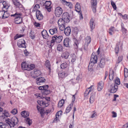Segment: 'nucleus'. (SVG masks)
I'll return each mask as SVG.
<instances>
[{
	"label": "nucleus",
	"instance_id": "f257e3e1",
	"mask_svg": "<svg viewBox=\"0 0 128 128\" xmlns=\"http://www.w3.org/2000/svg\"><path fill=\"white\" fill-rule=\"evenodd\" d=\"M22 14L21 13L17 12L14 14L11 15V16L15 18L14 22L16 24H20L22 22Z\"/></svg>",
	"mask_w": 128,
	"mask_h": 128
},
{
	"label": "nucleus",
	"instance_id": "f03ea898",
	"mask_svg": "<svg viewBox=\"0 0 128 128\" xmlns=\"http://www.w3.org/2000/svg\"><path fill=\"white\" fill-rule=\"evenodd\" d=\"M6 122L9 125L10 128L14 127L17 124L18 122V120L17 118L14 117L11 119H8L6 120Z\"/></svg>",
	"mask_w": 128,
	"mask_h": 128
},
{
	"label": "nucleus",
	"instance_id": "7ed1b4c3",
	"mask_svg": "<svg viewBox=\"0 0 128 128\" xmlns=\"http://www.w3.org/2000/svg\"><path fill=\"white\" fill-rule=\"evenodd\" d=\"M12 3L14 5V7L17 9L22 11L24 10V8L18 0H11Z\"/></svg>",
	"mask_w": 128,
	"mask_h": 128
},
{
	"label": "nucleus",
	"instance_id": "20e7f679",
	"mask_svg": "<svg viewBox=\"0 0 128 128\" xmlns=\"http://www.w3.org/2000/svg\"><path fill=\"white\" fill-rule=\"evenodd\" d=\"M52 38L51 41V44H54L55 42L57 43H60L62 41L63 37L61 36L54 35L52 37Z\"/></svg>",
	"mask_w": 128,
	"mask_h": 128
},
{
	"label": "nucleus",
	"instance_id": "39448f33",
	"mask_svg": "<svg viewBox=\"0 0 128 128\" xmlns=\"http://www.w3.org/2000/svg\"><path fill=\"white\" fill-rule=\"evenodd\" d=\"M43 1H42V3L43 5L45 6V8L47 10V11L50 12L51 11V7L50 5L51 4V2L50 1H46L44 4Z\"/></svg>",
	"mask_w": 128,
	"mask_h": 128
},
{
	"label": "nucleus",
	"instance_id": "423d86ee",
	"mask_svg": "<svg viewBox=\"0 0 128 128\" xmlns=\"http://www.w3.org/2000/svg\"><path fill=\"white\" fill-rule=\"evenodd\" d=\"M70 17L69 14L67 12H65L62 15V18L65 22V23H68L70 21Z\"/></svg>",
	"mask_w": 128,
	"mask_h": 128
},
{
	"label": "nucleus",
	"instance_id": "0eeeda50",
	"mask_svg": "<svg viewBox=\"0 0 128 128\" xmlns=\"http://www.w3.org/2000/svg\"><path fill=\"white\" fill-rule=\"evenodd\" d=\"M25 42L24 39H21L18 40L17 43V45L19 48H25Z\"/></svg>",
	"mask_w": 128,
	"mask_h": 128
},
{
	"label": "nucleus",
	"instance_id": "6e6552de",
	"mask_svg": "<svg viewBox=\"0 0 128 128\" xmlns=\"http://www.w3.org/2000/svg\"><path fill=\"white\" fill-rule=\"evenodd\" d=\"M62 10L60 7H57L55 9V14L56 16L59 17L62 14Z\"/></svg>",
	"mask_w": 128,
	"mask_h": 128
},
{
	"label": "nucleus",
	"instance_id": "1a4fd4ad",
	"mask_svg": "<svg viewBox=\"0 0 128 128\" xmlns=\"http://www.w3.org/2000/svg\"><path fill=\"white\" fill-rule=\"evenodd\" d=\"M110 92L112 93H115L118 89V86L114 84H113L110 86Z\"/></svg>",
	"mask_w": 128,
	"mask_h": 128
},
{
	"label": "nucleus",
	"instance_id": "9d476101",
	"mask_svg": "<svg viewBox=\"0 0 128 128\" xmlns=\"http://www.w3.org/2000/svg\"><path fill=\"white\" fill-rule=\"evenodd\" d=\"M40 74L41 72L40 70L37 69H35L33 71L32 76L33 78H35L40 76Z\"/></svg>",
	"mask_w": 128,
	"mask_h": 128
},
{
	"label": "nucleus",
	"instance_id": "9b49d317",
	"mask_svg": "<svg viewBox=\"0 0 128 128\" xmlns=\"http://www.w3.org/2000/svg\"><path fill=\"white\" fill-rule=\"evenodd\" d=\"M97 60V56L96 55H94L92 54L91 55L90 60V63L93 64L96 63Z\"/></svg>",
	"mask_w": 128,
	"mask_h": 128
},
{
	"label": "nucleus",
	"instance_id": "f8f14e48",
	"mask_svg": "<svg viewBox=\"0 0 128 128\" xmlns=\"http://www.w3.org/2000/svg\"><path fill=\"white\" fill-rule=\"evenodd\" d=\"M64 44L66 47H70L71 44L70 40L69 38H65L64 40Z\"/></svg>",
	"mask_w": 128,
	"mask_h": 128
},
{
	"label": "nucleus",
	"instance_id": "ddd939ff",
	"mask_svg": "<svg viewBox=\"0 0 128 128\" xmlns=\"http://www.w3.org/2000/svg\"><path fill=\"white\" fill-rule=\"evenodd\" d=\"M42 35L44 38L49 40L50 38L48 35L47 31L45 30H44L41 32Z\"/></svg>",
	"mask_w": 128,
	"mask_h": 128
},
{
	"label": "nucleus",
	"instance_id": "4468645a",
	"mask_svg": "<svg viewBox=\"0 0 128 128\" xmlns=\"http://www.w3.org/2000/svg\"><path fill=\"white\" fill-rule=\"evenodd\" d=\"M106 61V59L104 58H102L100 61L99 63L100 67L101 68L104 67Z\"/></svg>",
	"mask_w": 128,
	"mask_h": 128
},
{
	"label": "nucleus",
	"instance_id": "2eb2a0df",
	"mask_svg": "<svg viewBox=\"0 0 128 128\" xmlns=\"http://www.w3.org/2000/svg\"><path fill=\"white\" fill-rule=\"evenodd\" d=\"M36 14L37 19L39 20H40L43 19V16L40 10H38L36 12Z\"/></svg>",
	"mask_w": 128,
	"mask_h": 128
},
{
	"label": "nucleus",
	"instance_id": "dca6fc26",
	"mask_svg": "<svg viewBox=\"0 0 128 128\" xmlns=\"http://www.w3.org/2000/svg\"><path fill=\"white\" fill-rule=\"evenodd\" d=\"M22 68L23 70H30V69L28 68V64L26 62H22L21 64Z\"/></svg>",
	"mask_w": 128,
	"mask_h": 128
},
{
	"label": "nucleus",
	"instance_id": "f3484780",
	"mask_svg": "<svg viewBox=\"0 0 128 128\" xmlns=\"http://www.w3.org/2000/svg\"><path fill=\"white\" fill-rule=\"evenodd\" d=\"M46 80L44 78L41 77L37 78L36 82L38 85H40V83L44 82Z\"/></svg>",
	"mask_w": 128,
	"mask_h": 128
},
{
	"label": "nucleus",
	"instance_id": "a211bd4d",
	"mask_svg": "<svg viewBox=\"0 0 128 128\" xmlns=\"http://www.w3.org/2000/svg\"><path fill=\"white\" fill-rule=\"evenodd\" d=\"M2 10V11H0V18L2 17L3 19H5L8 18V15L6 16L5 14L6 13V11L3 9Z\"/></svg>",
	"mask_w": 128,
	"mask_h": 128
},
{
	"label": "nucleus",
	"instance_id": "6ab92c4d",
	"mask_svg": "<svg viewBox=\"0 0 128 128\" xmlns=\"http://www.w3.org/2000/svg\"><path fill=\"white\" fill-rule=\"evenodd\" d=\"M94 20L93 18H92L90 20V28L91 30V31H92V30L95 28V24L94 22Z\"/></svg>",
	"mask_w": 128,
	"mask_h": 128
},
{
	"label": "nucleus",
	"instance_id": "aec40b11",
	"mask_svg": "<svg viewBox=\"0 0 128 128\" xmlns=\"http://www.w3.org/2000/svg\"><path fill=\"white\" fill-rule=\"evenodd\" d=\"M122 45L120 42H119L116 44V45L115 49V52L116 54H118V52L119 48L120 47L121 49L122 48Z\"/></svg>",
	"mask_w": 128,
	"mask_h": 128
},
{
	"label": "nucleus",
	"instance_id": "412c9836",
	"mask_svg": "<svg viewBox=\"0 0 128 128\" xmlns=\"http://www.w3.org/2000/svg\"><path fill=\"white\" fill-rule=\"evenodd\" d=\"M71 33V28L70 27H66L64 30V33L66 36H69Z\"/></svg>",
	"mask_w": 128,
	"mask_h": 128
},
{
	"label": "nucleus",
	"instance_id": "4be33fe9",
	"mask_svg": "<svg viewBox=\"0 0 128 128\" xmlns=\"http://www.w3.org/2000/svg\"><path fill=\"white\" fill-rule=\"evenodd\" d=\"M75 10L78 12H82L81 10L80 6L79 3L77 2L75 6Z\"/></svg>",
	"mask_w": 128,
	"mask_h": 128
},
{
	"label": "nucleus",
	"instance_id": "5701e85b",
	"mask_svg": "<svg viewBox=\"0 0 128 128\" xmlns=\"http://www.w3.org/2000/svg\"><path fill=\"white\" fill-rule=\"evenodd\" d=\"M68 74V73L66 72H62L60 71L59 72L58 75L60 78H63L67 76Z\"/></svg>",
	"mask_w": 128,
	"mask_h": 128
},
{
	"label": "nucleus",
	"instance_id": "b1692460",
	"mask_svg": "<svg viewBox=\"0 0 128 128\" xmlns=\"http://www.w3.org/2000/svg\"><path fill=\"white\" fill-rule=\"evenodd\" d=\"M104 86L103 82L102 81L100 82L98 85V91H100L102 90Z\"/></svg>",
	"mask_w": 128,
	"mask_h": 128
},
{
	"label": "nucleus",
	"instance_id": "393cba45",
	"mask_svg": "<svg viewBox=\"0 0 128 128\" xmlns=\"http://www.w3.org/2000/svg\"><path fill=\"white\" fill-rule=\"evenodd\" d=\"M93 87V86H91L90 87L86 89L84 93L85 96H86L89 94L91 92L92 88Z\"/></svg>",
	"mask_w": 128,
	"mask_h": 128
},
{
	"label": "nucleus",
	"instance_id": "a878e982",
	"mask_svg": "<svg viewBox=\"0 0 128 128\" xmlns=\"http://www.w3.org/2000/svg\"><path fill=\"white\" fill-rule=\"evenodd\" d=\"M117 30L115 29L114 27L111 26L108 32L110 35H112L113 34H114L115 31ZM118 31V30H117Z\"/></svg>",
	"mask_w": 128,
	"mask_h": 128
},
{
	"label": "nucleus",
	"instance_id": "bb28decb",
	"mask_svg": "<svg viewBox=\"0 0 128 128\" xmlns=\"http://www.w3.org/2000/svg\"><path fill=\"white\" fill-rule=\"evenodd\" d=\"M69 55L70 54L68 52H65L62 54L61 56L63 58L67 59L68 58Z\"/></svg>",
	"mask_w": 128,
	"mask_h": 128
},
{
	"label": "nucleus",
	"instance_id": "cd10ccee",
	"mask_svg": "<svg viewBox=\"0 0 128 128\" xmlns=\"http://www.w3.org/2000/svg\"><path fill=\"white\" fill-rule=\"evenodd\" d=\"M95 94L94 92H92V94L90 98V102L91 104L93 103L95 100Z\"/></svg>",
	"mask_w": 128,
	"mask_h": 128
},
{
	"label": "nucleus",
	"instance_id": "c85d7f7f",
	"mask_svg": "<svg viewBox=\"0 0 128 128\" xmlns=\"http://www.w3.org/2000/svg\"><path fill=\"white\" fill-rule=\"evenodd\" d=\"M21 114L22 117L26 118L29 116V113L28 112L24 111L21 112Z\"/></svg>",
	"mask_w": 128,
	"mask_h": 128
},
{
	"label": "nucleus",
	"instance_id": "c756f323",
	"mask_svg": "<svg viewBox=\"0 0 128 128\" xmlns=\"http://www.w3.org/2000/svg\"><path fill=\"white\" fill-rule=\"evenodd\" d=\"M50 34L53 35L54 34L58 32L57 28H55L50 29L49 30Z\"/></svg>",
	"mask_w": 128,
	"mask_h": 128
},
{
	"label": "nucleus",
	"instance_id": "7c9ffc66",
	"mask_svg": "<svg viewBox=\"0 0 128 128\" xmlns=\"http://www.w3.org/2000/svg\"><path fill=\"white\" fill-rule=\"evenodd\" d=\"M2 4L3 6V7L2 9L4 10V8H5L6 10L8 9V7H9V4L8 2L6 1H4L3 3Z\"/></svg>",
	"mask_w": 128,
	"mask_h": 128
},
{
	"label": "nucleus",
	"instance_id": "2f4dec72",
	"mask_svg": "<svg viewBox=\"0 0 128 128\" xmlns=\"http://www.w3.org/2000/svg\"><path fill=\"white\" fill-rule=\"evenodd\" d=\"M45 65L47 68H48L50 72L51 71L50 64V61L48 60H46L45 62Z\"/></svg>",
	"mask_w": 128,
	"mask_h": 128
},
{
	"label": "nucleus",
	"instance_id": "473e14b6",
	"mask_svg": "<svg viewBox=\"0 0 128 128\" xmlns=\"http://www.w3.org/2000/svg\"><path fill=\"white\" fill-rule=\"evenodd\" d=\"M62 112L61 111H59L57 113L56 115V118L53 121L54 122H55L56 121L57 122L59 120H58V118L60 116V115L59 114L60 113V114H61Z\"/></svg>",
	"mask_w": 128,
	"mask_h": 128
},
{
	"label": "nucleus",
	"instance_id": "72a5a7b5",
	"mask_svg": "<svg viewBox=\"0 0 128 128\" xmlns=\"http://www.w3.org/2000/svg\"><path fill=\"white\" fill-rule=\"evenodd\" d=\"M65 22L63 20V19H60L58 20V26L64 25Z\"/></svg>",
	"mask_w": 128,
	"mask_h": 128
},
{
	"label": "nucleus",
	"instance_id": "f704fd0d",
	"mask_svg": "<svg viewBox=\"0 0 128 128\" xmlns=\"http://www.w3.org/2000/svg\"><path fill=\"white\" fill-rule=\"evenodd\" d=\"M73 103L70 104L67 107L66 110V113L69 112L71 110L72 107Z\"/></svg>",
	"mask_w": 128,
	"mask_h": 128
},
{
	"label": "nucleus",
	"instance_id": "c9c22d12",
	"mask_svg": "<svg viewBox=\"0 0 128 128\" xmlns=\"http://www.w3.org/2000/svg\"><path fill=\"white\" fill-rule=\"evenodd\" d=\"M64 102V100L63 99H61L58 102V107L59 108L62 107L63 105Z\"/></svg>",
	"mask_w": 128,
	"mask_h": 128
},
{
	"label": "nucleus",
	"instance_id": "e433bc0d",
	"mask_svg": "<svg viewBox=\"0 0 128 128\" xmlns=\"http://www.w3.org/2000/svg\"><path fill=\"white\" fill-rule=\"evenodd\" d=\"M114 72L113 70L112 71L111 73H110L109 74V78L110 80H112L114 78Z\"/></svg>",
	"mask_w": 128,
	"mask_h": 128
},
{
	"label": "nucleus",
	"instance_id": "4c0bfd02",
	"mask_svg": "<svg viewBox=\"0 0 128 128\" xmlns=\"http://www.w3.org/2000/svg\"><path fill=\"white\" fill-rule=\"evenodd\" d=\"M29 36L32 39H34L35 37L34 33V32L32 31V30H31L30 32Z\"/></svg>",
	"mask_w": 128,
	"mask_h": 128
},
{
	"label": "nucleus",
	"instance_id": "58836bf2",
	"mask_svg": "<svg viewBox=\"0 0 128 128\" xmlns=\"http://www.w3.org/2000/svg\"><path fill=\"white\" fill-rule=\"evenodd\" d=\"M85 43L88 44L90 43L91 42V38L90 36H87L85 40Z\"/></svg>",
	"mask_w": 128,
	"mask_h": 128
},
{
	"label": "nucleus",
	"instance_id": "ea45409f",
	"mask_svg": "<svg viewBox=\"0 0 128 128\" xmlns=\"http://www.w3.org/2000/svg\"><path fill=\"white\" fill-rule=\"evenodd\" d=\"M71 57L72 58L71 62H74L76 61V55L74 54H71Z\"/></svg>",
	"mask_w": 128,
	"mask_h": 128
},
{
	"label": "nucleus",
	"instance_id": "a19ab883",
	"mask_svg": "<svg viewBox=\"0 0 128 128\" xmlns=\"http://www.w3.org/2000/svg\"><path fill=\"white\" fill-rule=\"evenodd\" d=\"M50 91L48 90L42 91V94L43 95L46 96L50 94Z\"/></svg>",
	"mask_w": 128,
	"mask_h": 128
},
{
	"label": "nucleus",
	"instance_id": "79ce46f5",
	"mask_svg": "<svg viewBox=\"0 0 128 128\" xmlns=\"http://www.w3.org/2000/svg\"><path fill=\"white\" fill-rule=\"evenodd\" d=\"M122 30L123 34H126V33L127 30L125 28L124 24L123 23L121 24Z\"/></svg>",
	"mask_w": 128,
	"mask_h": 128
},
{
	"label": "nucleus",
	"instance_id": "37998d69",
	"mask_svg": "<svg viewBox=\"0 0 128 128\" xmlns=\"http://www.w3.org/2000/svg\"><path fill=\"white\" fill-rule=\"evenodd\" d=\"M26 122L28 124L29 126H30L32 124V121L29 118H28L26 119Z\"/></svg>",
	"mask_w": 128,
	"mask_h": 128
},
{
	"label": "nucleus",
	"instance_id": "c03bdc74",
	"mask_svg": "<svg viewBox=\"0 0 128 128\" xmlns=\"http://www.w3.org/2000/svg\"><path fill=\"white\" fill-rule=\"evenodd\" d=\"M37 98L39 99L44 98L45 99L46 101H50V98L49 97H43L42 96H38L37 97Z\"/></svg>",
	"mask_w": 128,
	"mask_h": 128
},
{
	"label": "nucleus",
	"instance_id": "a18cd8bd",
	"mask_svg": "<svg viewBox=\"0 0 128 128\" xmlns=\"http://www.w3.org/2000/svg\"><path fill=\"white\" fill-rule=\"evenodd\" d=\"M74 45L75 47H76V48L78 47V42L77 39L74 38Z\"/></svg>",
	"mask_w": 128,
	"mask_h": 128
},
{
	"label": "nucleus",
	"instance_id": "49530a36",
	"mask_svg": "<svg viewBox=\"0 0 128 128\" xmlns=\"http://www.w3.org/2000/svg\"><path fill=\"white\" fill-rule=\"evenodd\" d=\"M68 65L66 62L60 65L61 68L62 69H64L66 68Z\"/></svg>",
	"mask_w": 128,
	"mask_h": 128
},
{
	"label": "nucleus",
	"instance_id": "de8ad7c7",
	"mask_svg": "<svg viewBox=\"0 0 128 128\" xmlns=\"http://www.w3.org/2000/svg\"><path fill=\"white\" fill-rule=\"evenodd\" d=\"M115 84L118 85H120V79L118 78H116L115 80Z\"/></svg>",
	"mask_w": 128,
	"mask_h": 128
},
{
	"label": "nucleus",
	"instance_id": "09e8293b",
	"mask_svg": "<svg viewBox=\"0 0 128 128\" xmlns=\"http://www.w3.org/2000/svg\"><path fill=\"white\" fill-rule=\"evenodd\" d=\"M65 4L68 6L70 8H72V4L70 2H66Z\"/></svg>",
	"mask_w": 128,
	"mask_h": 128
},
{
	"label": "nucleus",
	"instance_id": "8fccbe9b",
	"mask_svg": "<svg viewBox=\"0 0 128 128\" xmlns=\"http://www.w3.org/2000/svg\"><path fill=\"white\" fill-rule=\"evenodd\" d=\"M94 64H93L90 63L89 64L88 67V70L89 71H92V67L94 65Z\"/></svg>",
	"mask_w": 128,
	"mask_h": 128
},
{
	"label": "nucleus",
	"instance_id": "3c124183",
	"mask_svg": "<svg viewBox=\"0 0 128 128\" xmlns=\"http://www.w3.org/2000/svg\"><path fill=\"white\" fill-rule=\"evenodd\" d=\"M57 49L59 51L61 52L62 50V46L61 44H58V46Z\"/></svg>",
	"mask_w": 128,
	"mask_h": 128
},
{
	"label": "nucleus",
	"instance_id": "603ef678",
	"mask_svg": "<svg viewBox=\"0 0 128 128\" xmlns=\"http://www.w3.org/2000/svg\"><path fill=\"white\" fill-rule=\"evenodd\" d=\"M91 3L92 5L93 6H96L97 5V1L96 0H92L91 1Z\"/></svg>",
	"mask_w": 128,
	"mask_h": 128
},
{
	"label": "nucleus",
	"instance_id": "864d4df0",
	"mask_svg": "<svg viewBox=\"0 0 128 128\" xmlns=\"http://www.w3.org/2000/svg\"><path fill=\"white\" fill-rule=\"evenodd\" d=\"M59 27L60 29V30L63 31L65 29V25L58 26Z\"/></svg>",
	"mask_w": 128,
	"mask_h": 128
},
{
	"label": "nucleus",
	"instance_id": "5fc2aeb1",
	"mask_svg": "<svg viewBox=\"0 0 128 128\" xmlns=\"http://www.w3.org/2000/svg\"><path fill=\"white\" fill-rule=\"evenodd\" d=\"M111 4L114 10H116V7L115 3L112 1V0L111 1Z\"/></svg>",
	"mask_w": 128,
	"mask_h": 128
},
{
	"label": "nucleus",
	"instance_id": "6e6d98bb",
	"mask_svg": "<svg viewBox=\"0 0 128 128\" xmlns=\"http://www.w3.org/2000/svg\"><path fill=\"white\" fill-rule=\"evenodd\" d=\"M48 101L46 100V101H45L44 102L42 100L40 101V100H38V101L37 102H38V104H39V102H41L42 103V105H44V104H49V102Z\"/></svg>",
	"mask_w": 128,
	"mask_h": 128
},
{
	"label": "nucleus",
	"instance_id": "4d7b16f0",
	"mask_svg": "<svg viewBox=\"0 0 128 128\" xmlns=\"http://www.w3.org/2000/svg\"><path fill=\"white\" fill-rule=\"evenodd\" d=\"M92 112L93 113L92 114L91 118H94L96 116L97 113L95 111H93Z\"/></svg>",
	"mask_w": 128,
	"mask_h": 128
},
{
	"label": "nucleus",
	"instance_id": "13d9d810",
	"mask_svg": "<svg viewBox=\"0 0 128 128\" xmlns=\"http://www.w3.org/2000/svg\"><path fill=\"white\" fill-rule=\"evenodd\" d=\"M78 29L77 27H76L74 28L73 32L76 34H78Z\"/></svg>",
	"mask_w": 128,
	"mask_h": 128
},
{
	"label": "nucleus",
	"instance_id": "bf43d9fd",
	"mask_svg": "<svg viewBox=\"0 0 128 128\" xmlns=\"http://www.w3.org/2000/svg\"><path fill=\"white\" fill-rule=\"evenodd\" d=\"M36 107L38 110L40 112V114H42L43 113V112H42V109L41 108L39 107L37 105L36 106Z\"/></svg>",
	"mask_w": 128,
	"mask_h": 128
},
{
	"label": "nucleus",
	"instance_id": "052dcab7",
	"mask_svg": "<svg viewBox=\"0 0 128 128\" xmlns=\"http://www.w3.org/2000/svg\"><path fill=\"white\" fill-rule=\"evenodd\" d=\"M34 67V64H31L30 65H28V68L30 69V70H32Z\"/></svg>",
	"mask_w": 128,
	"mask_h": 128
},
{
	"label": "nucleus",
	"instance_id": "680f3d73",
	"mask_svg": "<svg viewBox=\"0 0 128 128\" xmlns=\"http://www.w3.org/2000/svg\"><path fill=\"white\" fill-rule=\"evenodd\" d=\"M11 112L13 114H16L17 112V110L16 109H14L12 110Z\"/></svg>",
	"mask_w": 128,
	"mask_h": 128
},
{
	"label": "nucleus",
	"instance_id": "e2e57ef3",
	"mask_svg": "<svg viewBox=\"0 0 128 128\" xmlns=\"http://www.w3.org/2000/svg\"><path fill=\"white\" fill-rule=\"evenodd\" d=\"M23 36V35L17 34L14 37V39L16 40V39L21 37Z\"/></svg>",
	"mask_w": 128,
	"mask_h": 128
},
{
	"label": "nucleus",
	"instance_id": "0e129e2a",
	"mask_svg": "<svg viewBox=\"0 0 128 128\" xmlns=\"http://www.w3.org/2000/svg\"><path fill=\"white\" fill-rule=\"evenodd\" d=\"M40 8V6L38 4H36L34 6V8L36 10H38Z\"/></svg>",
	"mask_w": 128,
	"mask_h": 128
},
{
	"label": "nucleus",
	"instance_id": "69168bd1",
	"mask_svg": "<svg viewBox=\"0 0 128 128\" xmlns=\"http://www.w3.org/2000/svg\"><path fill=\"white\" fill-rule=\"evenodd\" d=\"M124 74L125 77L126 78L128 76V70H127L126 71L124 70Z\"/></svg>",
	"mask_w": 128,
	"mask_h": 128
},
{
	"label": "nucleus",
	"instance_id": "338daca9",
	"mask_svg": "<svg viewBox=\"0 0 128 128\" xmlns=\"http://www.w3.org/2000/svg\"><path fill=\"white\" fill-rule=\"evenodd\" d=\"M5 125L4 123H0V128H5Z\"/></svg>",
	"mask_w": 128,
	"mask_h": 128
},
{
	"label": "nucleus",
	"instance_id": "774afa93",
	"mask_svg": "<svg viewBox=\"0 0 128 128\" xmlns=\"http://www.w3.org/2000/svg\"><path fill=\"white\" fill-rule=\"evenodd\" d=\"M122 56H120L118 57V63H119L121 61H122Z\"/></svg>",
	"mask_w": 128,
	"mask_h": 128
}]
</instances>
